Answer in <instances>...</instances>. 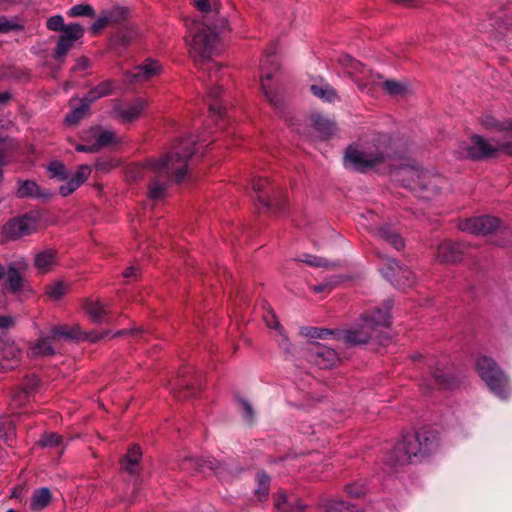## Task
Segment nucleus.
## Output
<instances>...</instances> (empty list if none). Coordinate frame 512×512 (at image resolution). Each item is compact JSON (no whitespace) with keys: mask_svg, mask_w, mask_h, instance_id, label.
I'll use <instances>...</instances> for the list:
<instances>
[{"mask_svg":"<svg viewBox=\"0 0 512 512\" xmlns=\"http://www.w3.org/2000/svg\"><path fill=\"white\" fill-rule=\"evenodd\" d=\"M22 27L5 16H0V33H8L14 30H19Z\"/></svg>","mask_w":512,"mask_h":512,"instance_id":"52","label":"nucleus"},{"mask_svg":"<svg viewBox=\"0 0 512 512\" xmlns=\"http://www.w3.org/2000/svg\"><path fill=\"white\" fill-rule=\"evenodd\" d=\"M15 436V425L9 418H0V439L10 440Z\"/></svg>","mask_w":512,"mask_h":512,"instance_id":"41","label":"nucleus"},{"mask_svg":"<svg viewBox=\"0 0 512 512\" xmlns=\"http://www.w3.org/2000/svg\"><path fill=\"white\" fill-rule=\"evenodd\" d=\"M57 251L54 249H45L37 253L34 257L35 267L42 273H46L55 264Z\"/></svg>","mask_w":512,"mask_h":512,"instance_id":"28","label":"nucleus"},{"mask_svg":"<svg viewBox=\"0 0 512 512\" xmlns=\"http://www.w3.org/2000/svg\"><path fill=\"white\" fill-rule=\"evenodd\" d=\"M365 67L362 63L358 61V65L352 64L349 69H347V73L352 77H358V73L365 75Z\"/></svg>","mask_w":512,"mask_h":512,"instance_id":"59","label":"nucleus"},{"mask_svg":"<svg viewBox=\"0 0 512 512\" xmlns=\"http://www.w3.org/2000/svg\"><path fill=\"white\" fill-rule=\"evenodd\" d=\"M48 171L52 177H57L60 180H65L68 177V172L65 165L60 161H53L48 166Z\"/></svg>","mask_w":512,"mask_h":512,"instance_id":"46","label":"nucleus"},{"mask_svg":"<svg viewBox=\"0 0 512 512\" xmlns=\"http://www.w3.org/2000/svg\"><path fill=\"white\" fill-rule=\"evenodd\" d=\"M62 441L61 435L57 433H45L40 438L38 444L41 447H56L60 445Z\"/></svg>","mask_w":512,"mask_h":512,"instance_id":"47","label":"nucleus"},{"mask_svg":"<svg viewBox=\"0 0 512 512\" xmlns=\"http://www.w3.org/2000/svg\"><path fill=\"white\" fill-rule=\"evenodd\" d=\"M306 506L298 499H296L293 503H289L284 509V512H304Z\"/></svg>","mask_w":512,"mask_h":512,"instance_id":"58","label":"nucleus"},{"mask_svg":"<svg viewBox=\"0 0 512 512\" xmlns=\"http://www.w3.org/2000/svg\"><path fill=\"white\" fill-rule=\"evenodd\" d=\"M264 320L269 328L277 329V330L282 329V327L273 311H268L264 315Z\"/></svg>","mask_w":512,"mask_h":512,"instance_id":"57","label":"nucleus"},{"mask_svg":"<svg viewBox=\"0 0 512 512\" xmlns=\"http://www.w3.org/2000/svg\"><path fill=\"white\" fill-rule=\"evenodd\" d=\"M221 94L222 89L219 86L212 87L208 92L209 110L215 115L222 114L223 106L221 101L218 100Z\"/></svg>","mask_w":512,"mask_h":512,"instance_id":"37","label":"nucleus"},{"mask_svg":"<svg viewBox=\"0 0 512 512\" xmlns=\"http://www.w3.org/2000/svg\"><path fill=\"white\" fill-rule=\"evenodd\" d=\"M188 36L186 42L189 54L197 66L209 64L212 57L219 53V35L226 28V21L221 19L219 24L191 20L186 23Z\"/></svg>","mask_w":512,"mask_h":512,"instance_id":"4","label":"nucleus"},{"mask_svg":"<svg viewBox=\"0 0 512 512\" xmlns=\"http://www.w3.org/2000/svg\"><path fill=\"white\" fill-rule=\"evenodd\" d=\"M258 479V488L255 491V494L259 501H264L268 498L269 490H270V477L265 473H260L257 476Z\"/></svg>","mask_w":512,"mask_h":512,"instance_id":"40","label":"nucleus"},{"mask_svg":"<svg viewBox=\"0 0 512 512\" xmlns=\"http://www.w3.org/2000/svg\"><path fill=\"white\" fill-rule=\"evenodd\" d=\"M37 220L29 215L13 218L3 228V234L10 240L31 235L37 230Z\"/></svg>","mask_w":512,"mask_h":512,"instance_id":"13","label":"nucleus"},{"mask_svg":"<svg viewBox=\"0 0 512 512\" xmlns=\"http://www.w3.org/2000/svg\"><path fill=\"white\" fill-rule=\"evenodd\" d=\"M312 122L314 128L323 139L334 135L337 130L334 122L322 117L321 115H313Z\"/></svg>","mask_w":512,"mask_h":512,"instance_id":"32","label":"nucleus"},{"mask_svg":"<svg viewBox=\"0 0 512 512\" xmlns=\"http://www.w3.org/2000/svg\"><path fill=\"white\" fill-rule=\"evenodd\" d=\"M135 37V31L132 29L121 30L114 35L112 43L115 46H126Z\"/></svg>","mask_w":512,"mask_h":512,"instance_id":"42","label":"nucleus"},{"mask_svg":"<svg viewBox=\"0 0 512 512\" xmlns=\"http://www.w3.org/2000/svg\"><path fill=\"white\" fill-rule=\"evenodd\" d=\"M16 195L18 198H41L47 196L48 194L41 192L40 187L36 182L32 180H25L20 183Z\"/></svg>","mask_w":512,"mask_h":512,"instance_id":"34","label":"nucleus"},{"mask_svg":"<svg viewBox=\"0 0 512 512\" xmlns=\"http://www.w3.org/2000/svg\"><path fill=\"white\" fill-rule=\"evenodd\" d=\"M114 89V83L110 80H106L92 88L83 98H81L89 106L96 100L112 94Z\"/></svg>","mask_w":512,"mask_h":512,"instance_id":"27","label":"nucleus"},{"mask_svg":"<svg viewBox=\"0 0 512 512\" xmlns=\"http://www.w3.org/2000/svg\"><path fill=\"white\" fill-rule=\"evenodd\" d=\"M431 377L434 384L441 389H453L460 383L459 377L451 368L440 364L432 368Z\"/></svg>","mask_w":512,"mask_h":512,"instance_id":"17","label":"nucleus"},{"mask_svg":"<svg viewBox=\"0 0 512 512\" xmlns=\"http://www.w3.org/2000/svg\"><path fill=\"white\" fill-rule=\"evenodd\" d=\"M325 508L326 512H351L348 503L341 500H331Z\"/></svg>","mask_w":512,"mask_h":512,"instance_id":"50","label":"nucleus"},{"mask_svg":"<svg viewBox=\"0 0 512 512\" xmlns=\"http://www.w3.org/2000/svg\"><path fill=\"white\" fill-rule=\"evenodd\" d=\"M372 233L376 238L389 243L393 248H395L398 251L402 250L405 247V242L403 238L395 229H393L390 226L384 225L376 227L375 229H373Z\"/></svg>","mask_w":512,"mask_h":512,"instance_id":"23","label":"nucleus"},{"mask_svg":"<svg viewBox=\"0 0 512 512\" xmlns=\"http://www.w3.org/2000/svg\"><path fill=\"white\" fill-rule=\"evenodd\" d=\"M110 332L108 330H105L103 332H90V333H83L82 337L80 339H84L90 342H97L101 339H104Z\"/></svg>","mask_w":512,"mask_h":512,"instance_id":"55","label":"nucleus"},{"mask_svg":"<svg viewBox=\"0 0 512 512\" xmlns=\"http://www.w3.org/2000/svg\"><path fill=\"white\" fill-rule=\"evenodd\" d=\"M29 397L30 395L28 394V390H23L19 387L12 393L10 406L12 408H19L27 403Z\"/></svg>","mask_w":512,"mask_h":512,"instance_id":"43","label":"nucleus"},{"mask_svg":"<svg viewBox=\"0 0 512 512\" xmlns=\"http://www.w3.org/2000/svg\"><path fill=\"white\" fill-rule=\"evenodd\" d=\"M5 288L12 294L19 295L21 292L26 291L27 283L22 276L21 272L12 264L6 268Z\"/></svg>","mask_w":512,"mask_h":512,"instance_id":"21","label":"nucleus"},{"mask_svg":"<svg viewBox=\"0 0 512 512\" xmlns=\"http://www.w3.org/2000/svg\"><path fill=\"white\" fill-rule=\"evenodd\" d=\"M391 302H387L384 309L375 308L365 312L360 317V323L355 327L345 330L342 334L343 341L351 346L365 345L375 342L386 346L391 342L390 335L384 331L390 326Z\"/></svg>","mask_w":512,"mask_h":512,"instance_id":"2","label":"nucleus"},{"mask_svg":"<svg viewBox=\"0 0 512 512\" xmlns=\"http://www.w3.org/2000/svg\"><path fill=\"white\" fill-rule=\"evenodd\" d=\"M47 28L51 31H61L64 33L67 25L64 24V19L62 16L55 15L47 20Z\"/></svg>","mask_w":512,"mask_h":512,"instance_id":"49","label":"nucleus"},{"mask_svg":"<svg viewBox=\"0 0 512 512\" xmlns=\"http://www.w3.org/2000/svg\"><path fill=\"white\" fill-rule=\"evenodd\" d=\"M383 88L391 96L402 95L406 91V87L395 80H386L383 83Z\"/></svg>","mask_w":512,"mask_h":512,"instance_id":"45","label":"nucleus"},{"mask_svg":"<svg viewBox=\"0 0 512 512\" xmlns=\"http://www.w3.org/2000/svg\"><path fill=\"white\" fill-rule=\"evenodd\" d=\"M276 508L282 512H284V509H286V506L289 505L287 503V496L284 492H279L276 498Z\"/></svg>","mask_w":512,"mask_h":512,"instance_id":"62","label":"nucleus"},{"mask_svg":"<svg viewBox=\"0 0 512 512\" xmlns=\"http://www.w3.org/2000/svg\"><path fill=\"white\" fill-rule=\"evenodd\" d=\"M141 456V448L137 445L132 446L122 461L123 469L129 474L135 475L138 472V465Z\"/></svg>","mask_w":512,"mask_h":512,"instance_id":"30","label":"nucleus"},{"mask_svg":"<svg viewBox=\"0 0 512 512\" xmlns=\"http://www.w3.org/2000/svg\"><path fill=\"white\" fill-rule=\"evenodd\" d=\"M84 309L90 319L95 323H108L109 312L105 308L104 304L100 301H94L87 299L84 303Z\"/></svg>","mask_w":512,"mask_h":512,"instance_id":"25","label":"nucleus"},{"mask_svg":"<svg viewBox=\"0 0 512 512\" xmlns=\"http://www.w3.org/2000/svg\"><path fill=\"white\" fill-rule=\"evenodd\" d=\"M68 292V285L62 281L55 282L46 287V295L53 301H59Z\"/></svg>","mask_w":512,"mask_h":512,"instance_id":"38","label":"nucleus"},{"mask_svg":"<svg viewBox=\"0 0 512 512\" xmlns=\"http://www.w3.org/2000/svg\"><path fill=\"white\" fill-rule=\"evenodd\" d=\"M299 261L306 263L313 267H327L328 266L327 260H325L324 258H321V257L310 255V254L302 255L301 258L299 259Z\"/></svg>","mask_w":512,"mask_h":512,"instance_id":"48","label":"nucleus"},{"mask_svg":"<svg viewBox=\"0 0 512 512\" xmlns=\"http://www.w3.org/2000/svg\"><path fill=\"white\" fill-rule=\"evenodd\" d=\"M196 140L192 137L180 140L172 150L149 165L156 176L149 184V197L154 200L165 197L170 182L181 183L188 172V161L195 154Z\"/></svg>","mask_w":512,"mask_h":512,"instance_id":"1","label":"nucleus"},{"mask_svg":"<svg viewBox=\"0 0 512 512\" xmlns=\"http://www.w3.org/2000/svg\"><path fill=\"white\" fill-rule=\"evenodd\" d=\"M91 174V168L88 165H80L72 180L79 182L82 185Z\"/></svg>","mask_w":512,"mask_h":512,"instance_id":"53","label":"nucleus"},{"mask_svg":"<svg viewBox=\"0 0 512 512\" xmlns=\"http://www.w3.org/2000/svg\"><path fill=\"white\" fill-rule=\"evenodd\" d=\"M382 273L398 289L410 288L416 283L414 273L407 267L400 266L394 259H387Z\"/></svg>","mask_w":512,"mask_h":512,"instance_id":"11","label":"nucleus"},{"mask_svg":"<svg viewBox=\"0 0 512 512\" xmlns=\"http://www.w3.org/2000/svg\"><path fill=\"white\" fill-rule=\"evenodd\" d=\"M331 334H332L331 330L319 329V328H312L311 332L309 333V335L312 338H320V339H324V338H326L327 336H329Z\"/></svg>","mask_w":512,"mask_h":512,"instance_id":"63","label":"nucleus"},{"mask_svg":"<svg viewBox=\"0 0 512 512\" xmlns=\"http://www.w3.org/2000/svg\"><path fill=\"white\" fill-rule=\"evenodd\" d=\"M108 25H110V23L108 22L107 16H105L104 12L102 11L98 19L92 24L91 31L94 34H97Z\"/></svg>","mask_w":512,"mask_h":512,"instance_id":"54","label":"nucleus"},{"mask_svg":"<svg viewBox=\"0 0 512 512\" xmlns=\"http://www.w3.org/2000/svg\"><path fill=\"white\" fill-rule=\"evenodd\" d=\"M80 106L75 107L70 113L65 116V123L68 125L78 124L79 121L85 116L87 111L89 110V105L86 104L82 99H80Z\"/></svg>","mask_w":512,"mask_h":512,"instance_id":"39","label":"nucleus"},{"mask_svg":"<svg viewBox=\"0 0 512 512\" xmlns=\"http://www.w3.org/2000/svg\"><path fill=\"white\" fill-rule=\"evenodd\" d=\"M458 154L462 158L472 160L493 158L498 154H505L512 157V140L492 144L480 135H473L469 143H462L459 146Z\"/></svg>","mask_w":512,"mask_h":512,"instance_id":"7","label":"nucleus"},{"mask_svg":"<svg viewBox=\"0 0 512 512\" xmlns=\"http://www.w3.org/2000/svg\"><path fill=\"white\" fill-rule=\"evenodd\" d=\"M219 463L213 459H203L195 457H185L180 463V469L186 472H204L206 469L215 471L219 468Z\"/></svg>","mask_w":512,"mask_h":512,"instance_id":"20","label":"nucleus"},{"mask_svg":"<svg viewBox=\"0 0 512 512\" xmlns=\"http://www.w3.org/2000/svg\"><path fill=\"white\" fill-rule=\"evenodd\" d=\"M21 357V350L14 342L0 343V369H11L13 364L6 362L13 361L17 363Z\"/></svg>","mask_w":512,"mask_h":512,"instance_id":"24","label":"nucleus"},{"mask_svg":"<svg viewBox=\"0 0 512 512\" xmlns=\"http://www.w3.org/2000/svg\"><path fill=\"white\" fill-rule=\"evenodd\" d=\"M79 187V182L70 180L66 184L62 185L59 189V193L66 197L72 194Z\"/></svg>","mask_w":512,"mask_h":512,"instance_id":"56","label":"nucleus"},{"mask_svg":"<svg viewBox=\"0 0 512 512\" xmlns=\"http://www.w3.org/2000/svg\"><path fill=\"white\" fill-rule=\"evenodd\" d=\"M84 34V29L79 24H69L67 28L64 30L59 36L55 52L54 58L62 63L67 55V53L74 46V43L79 40Z\"/></svg>","mask_w":512,"mask_h":512,"instance_id":"15","label":"nucleus"},{"mask_svg":"<svg viewBox=\"0 0 512 512\" xmlns=\"http://www.w3.org/2000/svg\"><path fill=\"white\" fill-rule=\"evenodd\" d=\"M55 354V350L51 342L46 337H41L37 343L29 347L27 355L30 358H37L41 356H51Z\"/></svg>","mask_w":512,"mask_h":512,"instance_id":"31","label":"nucleus"},{"mask_svg":"<svg viewBox=\"0 0 512 512\" xmlns=\"http://www.w3.org/2000/svg\"><path fill=\"white\" fill-rule=\"evenodd\" d=\"M52 339H80L82 331L79 326L69 327L67 325L55 326L50 331Z\"/></svg>","mask_w":512,"mask_h":512,"instance_id":"33","label":"nucleus"},{"mask_svg":"<svg viewBox=\"0 0 512 512\" xmlns=\"http://www.w3.org/2000/svg\"><path fill=\"white\" fill-rule=\"evenodd\" d=\"M110 24H117L125 21L128 17L129 10L123 6H114L111 9L103 10Z\"/></svg>","mask_w":512,"mask_h":512,"instance_id":"36","label":"nucleus"},{"mask_svg":"<svg viewBox=\"0 0 512 512\" xmlns=\"http://www.w3.org/2000/svg\"><path fill=\"white\" fill-rule=\"evenodd\" d=\"M194 6L203 13L210 12V1L209 0H193Z\"/></svg>","mask_w":512,"mask_h":512,"instance_id":"64","label":"nucleus"},{"mask_svg":"<svg viewBox=\"0 0 512 512\" xmlns=\"http://www.w3.org/2000/svg\"><path fill=\"white\" fill-rule=\"evenodd\" d=\"M38 386V379L35 376L27 378L26 383L21 386L23 390H28V394L31 395V393L36 389Z\"/></svg>","mask_w":512,"mask_h":512,"instance_id":"61","label":"nucleus"},{"mask_svg":"<svg viewBox=\"0 0 512 512\" xmlns=\"http://www.w3.org/2000/svg\"><path fill=\"white\" fill-rule=\"evenodd\" d=\"M460 228L463 231L475 235H487L500 229L502 233L512 234V230L508 227L501 226V220L497 217L485 215L465 219L461 222Z\"/></svg>","mask_w":512,"mask_h":512,"instance_id":"10","label":"nucleus"},{"mask_svg":"<svg viewBox=\"0 0 512 512\" xmlns=\"http://www.w3.org/2000/svg\"><path fill=\"white\" fill-rule=\"evenodd\" d=\"M338 62L341 66H343L346 70L349 69L350 65L355 64L358 65V61L353 59L350 55L344 54L341 55L338 59Z\"/></svg>","mask_w":512,"mask_h":512,"instance_id":"60","label":"nucleus"},{"mask_svg":"<svg viewBox=\"0 0 512 512\" xmlns=\"http://www.w3.org/2000/svg\"><path fill=\"white\" fill-rule=\"evenodd\" d=\"M435 447V435L431 431L421 429L414 434L404 436L397 443L394 449L395 461L399 465L420 461L431 453Z\"/></svg>","mask_w":512,"mask_h":512,"instance_id":"6","label":"nucleus"},{"mask_svg":"<svg viewBox=\"0 0 512 512\" xmlns=\"http://www.w3.org/2000/svg\"><path fill=\"white\" fill-rule=\"evenodd\" d=\"M147 103L141 98L135 99L132 103L121 105L117 104L114 107V112L117 117L123 122H132L139 118Z\"/></svg>","mask_w":512,"mask_h":512,"instance_id":"19","label":"nucleus"},{"mask_svg":"<svg viewBox=\"0 0 512 512\" xmlns=\"http://www.w3.org/2000/svg\"><path fill=\"white\" fill-rule=\"evenodd\" d=\"M51 499L52 494L48 488L35 489L31 496L30 509L32 511H40L50 504Z\"/></svg>","mask_w":512,"mask_h":512,"instance_id":"29","label":"nucleus"},{"mask_svg":"<svg viewBox=\"0 0 512 512\" xmlns=\"http://www.w3.org/2000/svg\"><path fill=\"white\" fill-rule=\"evenodd\" d=\"M393 148L390 136L374 134L362 144L351 145L346 149L344 160L346 166L365 172L388 163L393 158Z\"/></svg>","mask_w":512,"mask_h":512,"instance_id":"3","label":"nucleus"},{"mask_svg":"<svg viewBox=\"0 0 512 512\" xmlns=\"http://www.w3.org/2000/svg\"><path fill=\"white\" fill-rule=\"evenodd\" d=\"M480 123L483 128L495 132H512V119L499 120L492 114H484L480 118Z\"/></svg>","mask_w":512,"mask_h":512,"instance_id":"26","label":"nucleus"},{"mask_svg":"<svg viewBox=\"0 0 512 512\" xmlns=\"http://www.w3.org/2000/svg\"><path fill=\"white\" fill-rule=\"evenodd\" d=\"M239 404L241 406L242 413L245 417V419L249 422H252L255 416L254 409L250 402L244 398L238 399Z\"/></svg>","mask_w":512,"mask_h":512,"instance_id":"51","label":"nucleus"},{"mask_svg":"<svg viewBox=\"0 0 512 512\" xmlns=\"http://www.w3.org/2000/svg\"><path fill=\"white\" fill-rule=\"evenodd\" d=\"M308 359L322 369H328L339 362L338 353L330 347L318 342L311 343L307 348Z\"/></svg>","mask_w":512,"mask_h":512,"instance_id":"14","label":"nucleus"},{"mask_svg":"<svg viewBox=\"0 0 512 512\" xmlns=\"http://www.w3.org/2000/svg\"><path fill=\"white\" fill-rule=\"evenodd\" d=\"M393 174L396 181L424 200L435 198L447 185L441 175L412 166L400 167Z\"/></svg>","mask_w":512,"mask_h":512,"instance_id":"5","label":"nucleus"},{"mask_svg":"<svg viewBox=\"0 0 512 512\" xmlns=\"http://www.w3.org/2000/svg\"><path fill=\"white\" fill-rule=\"evenodd\" d=\"M466 248L465 243L445 240L437 247L436 260L443 264H456L463 259Z\"/></svg>","mask_w":512,"mask_h":512,"instance_id":"16","label":"nucleus"},{"mask_svg":"<svg viewBox=\"0 0 512 512\" xmlns=\"http://www.w3.org/2000/svg\"><path fill=\"white\" fill-rule=\"evenodd\" d=\"M161 71L160 64L152 59H147L130 74V82L148 81Z\"/></svg>","mask_w":512,"mask_h":512,"instance_id":"22","label":"nucleus"},{"mask_svg":"<svg viewBox=\"0 0 512 512\" xmlns=\"http://www.w3.org/2000/svg\"><path fill=\"white\" fill-rule=\"evenodd\" d=\"M261 87L268 102L275 108H280L283 103V98L278 93L271 90L269 82L274 77V74L280 69V63L275 54H268L261 60Z\"/></svg>","mask_w":512,"mask_h":512,"instance_id":"9","label":"nucleus"},{"mask_svg":"<svg viewBox=\"0 0 512 512\" xmlns=\"http://www.w3.org/2000/svg\"><path fill=\"white\" fill-rule=\"evenodd\" d=\"M69 15L72 17H79V16L94 17L95 11H94V8L89 4H78V5L73 6L70 9Z\"/></svg>","mask_w":512,"mask_h":512,"instance_id":"44","label":"nucleus"},{"mask_svg":"<svg viewBox=\"0 0 512 512\" xmlns=\"http://www.w3.org/2000/svg\"><path fill=\"white\" fill-rule=\"evenodd\" d=\"M476 369L491 392L501 399L509 396V378L493 359L486 356L479 357L476 361Z\"/></svg>","mask_w":512,"mask_h":512,"instance_id":"8","label":"nucleus"},{"mask_svg":"<svg viewBox=\"0 0 512 512\" xmlns=\"http://www.w3.org/2000/svg\"><path fill=\"white\" fill-rule=\"evenodd\" d=\"M115 133L111 130H104L101 127H92L87 131L83 132L82 140L89 143L92 139H95L93 143L97 152L102 148L110 145L115 141Z\"/></svg>","mask_w":512,"mask_h":512,"instance_id":"18","label":"nucleus"},{"mask_svg":"<svg viewBox=\"0 0 512 512\" xmlns=\"http://www.w3.org/2000/svg\"><path fill=\"white\" fill-rule=\"evenodd\" d=\"M312 94L326 102H334L338 99L337 92L335 89L327 83L324 84H313L310 87Z\"/></svg>","mask_w":512,"mask_h":512,"instance_id":"35","label":"nucleus"},{"mask_svg":"<svg viewBox=\"0 0 512 512\" xmlns=\"http://www.w3.org/2000/svg\"><path fill=\"white\" fill-rule=\"evenodd\" d=\"M253 190L257 193L258 202L265 208H281L284 198L280 190L270 187V182L266 178H257L252 184Z\"/></svg>","mask_w":512,"mask_h":512,"instance_id":"12","label":"nucleus"}]
</instances>
